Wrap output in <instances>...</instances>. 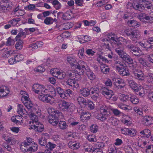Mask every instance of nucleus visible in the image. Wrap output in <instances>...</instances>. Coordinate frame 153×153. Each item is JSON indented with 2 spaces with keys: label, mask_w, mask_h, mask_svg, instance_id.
Instances as JSON below:
<instances>
[{
  "label": "nucleus",
  "mask_w": 153,
  "mask_h": 153,
  "mask_svg": "<svg viewBox=\"0 0 153 153\" xmlns=\"http://www.w3.org/2000/svg\"><path fill=\"white\" fill-rule=\"evenodd\" d=\"M110 109L109 107L105 104L100 105L99 110L100 113L97 114L95 115L96 118L102 121H105L110 115Z\"/></svg>",
  "instance_id": "nucleus-1"
},
{
  "label": "nucleus",
  "mask_w": 153,
  "mask_h": 153,
  "mask_svg": "<svg viewBox=\"0 0 153 153\" xmlns=\"http://www.w3.org/2000/svg\"><path fill=\"white\" fill-rule=\"evenodd\" d=\"M58 109L63 111H73L74 105L73 103L68 102L64 100L59 101L58 102Z\"/></svg>",
  "instance_id": "nucleus-2"
},
{
  "label": "nucleus",
  "mask_w": 153,
  "mask_h": 153,
  "mask_svg": "<svg viewBox=\"0 0 153 153\" xmlns=\"http://www.w3.org/2000/svg\"><path fill=\"white\" fill-rule=\"evenodd\" d=\"M125 32L126 35L130 37L132 41H135L140 38V32L138 30L127 29Z\"/></svg>",
  "instance_id": "nucleus-3"
},
{
  "label": "nucleus",
  "mask_w": 153,
  "mask_h": 153,
  "mask_svg": "<svg viewBox=\"0 0 153 153\" xmlns=\"http://www.w3.org/2000/svg\"><path fill=\"white\" fill-rule=\"evenodd\" d=\"M126 47L128 50L137 57H140L143 55L142 51L133 44L128 45Z\"/></svg>",
  "instance_id": "nucleus-4"
},
{
  "label": "nucleus",
  "mask_w": 153,
  "mask_h": 153,
  "mask_svg": "<svg viewBox=\"0 0 153 153\" xmlns=\"http://www.w3.org/2000/svg\"><path fill=\"white\" fill-rule=\"evenodd\" d=\"M39 99L45 103L52 104L55 101V99L53 96L48 94H42L38 96Z\"/></svg>",
  "instance_id": "nucleus-5"
},
{
  "label": "nucleus",
  "mask_w": 153,
  "mask_h": 153,
  "mask_svg": "<svg viewBox=\"0 0 153 153\" xmlns=\"http://www.w3.org/2000/svg\"><path fill=\"white\" fill-rule=\"evenodd\" d=\"M100 93L107 99H110L114 94L113 91L105 87H102L100 89Z\"/></svg>",
  "instance_id": "nucleus-6"
},
{
  "label": "nucleus",
  "mask_w": 153,
  "mask_h": 153,
  "mask_svg": "<svg viewBox=\"0 0 153 153\" xmlns=\"http://www.w3.org/2000/svg\"><path fill=\"white\" fill-rule=\"evenodd\" d=\"M77 111L80 115V118L82 120H85L90 119L91 114L89 112L83 110L82 108L78 109Z\"/></svg>",
  "instance_id": "nucleus-7"
},
{
  "label": "nucleus",
  "mask_w": 153,
  "mask_h": 153,
  "mask_svg": "<svg viewBox=\"0 0 153 153\" xmlns=\"http://www.w3.org/2000/svg\"><path fill=\"white\" fill-rule=\"evenodd\" d=\"M75 68L79 71H81L82 72L84 71V70L86 71L87 68H88L86 63L82 61H80L78 63H76L75 66Z\"/></svg>",
  "instance_id": "nucleus-8"
},
{
  "label": "nucleus",
  "mask_w": 153,
  "mask_h": 153,
  "mask_svg": "<svg viewBox=\"0 0 153 153\" xmlns=\"http://www.w3.org/2000/svg\"><path fill=\"white\" fill-rule=\"evenodd\" d=\"M78 103L82 107H85L88 105V104L91 103L92 102L91 101L86 100L83 97H78L76 99Z\"/></svg>",
  "instance_id": "nucleus-9"
},
{
  "label": "nucleus",
  "mask_w": 153,
  "mask_h": 153,
  "mask_svg": "<svg viewBox=\"0 0 153 153\" xmlns=\"http://www.w3.org/2000/svg\"><path fill=\"white\" fill-rule=\"evenodd\" d=\"M138 18L141 21H144V19L148 21L150 23L153 22V17L149 16L144 13H142L138 16Z\"/></svg>",
  "instance_id": "nucleus-10"
},
{
  "label": "nucleus",
  "mask_w": 153,
  "mask_h": 153,
  "mask_svg": "<svg viewBox=\"0 0 153 153\" xmlns=\"http://www.w3.org/2000/svg\"><path fill=\"white\" fill-rule=\"evenodd\" d=\"M14 53L13 51H8L7 48H4L1 51L2 57L4 58H7L9 56H12Z\"/></svg>",
  "instance_id": "nucleus-11"
},
{
  "label": "nucleus",
  "mask_w": 153,
  "mask_h": 153,
  "mask_svg": "<svg viewBox=\"0 0 153 153\" xmlns=\"http://www.w3.org/2000/svg\"><path fill=\"white\" fill-rule=\"evenodd\" d=\"M128 5H132V7L136 10H137L141 12L144 10V6H143V4H142V0H140L139 3H134L133 4L131 3H129Z\"/></svg>",
  "instance_id": "nucleus-12"
},
{
  "label": "nucleus",
  "mask_w": 153,
  "mask_h": 153,
  "mask_svg": "<svg viewBox=\"0 0 153 153\" xmlns=\"http://www.w3.org/2000/svg\"><path fill=\"white\" fill-rule=\"evenodd\" d=\"M128 5H132V7L136 10H137L141 12L144 10V6H143V4H142V0H140L139 3H134L133 4L131 3H129Z\"/></svg>",
  "instance_id": "nucleus-13"
},
{
  "label": "nucleus",
  "mask_w": 153,
  "mask_h": 153,
  "mask_svg": "<svg viewBox=\"0 0 153 153\" xmlns=\"http://www.w3.org/2000/svg\"><path fill=\"white\" fill-rule=\"evenodd\" d=\"M31 128L34 129L35 131L42 132L44 129V126L40 123L37 122L34 124L31 125Z\"/></svg>",
  "instance_id": "nucleus-14"
},
{
  "label": "nucleus",
  "mask_w": 153,
  "mask_h": 153,
  "mask_svg": "<svg viewBox=\"0 0 153 153\" xmlns=\"http://www.w3.org/2000/svg\"><path fill=\"white\" fill-rule=\"evenodd\" d=\"M128 81L129 85L131 88L136 91H138L140 90L141 89V88H142V87L140 85H138L137 84L132 80L128 79Z\"/></svg>",
  "instance_id": "nucleus-15"
},
{
  "label": "nucleus",
  "mask_w": 153,
  "mask_h": 153,
  "mask_svg": "<svg viewBox=\"0 0 153 153\" xmlns=\"http://www.w3.org/2000/svg\"><path fill=\"white\" fill-rule=\"evenodd\" d=\"M22 102L28 109L27 111L29 114L33 111V110H35V108L33 107V105L31 101H27L25 102L22 101Z\"/></svg>",
  "instance_id": "nucleus-16"
},
{
  "label": "nucleus",
  "mask_w": 153,
  "mask_h": 153,
  "mask_svg": "<svg viewBox=\"0 0 153 153\" xmlns=\"http://www.w3.org/2000/svg\"><path fill=\"white\" fill-rule=\"evenodd\" d=\"M9 88L5 86H1V98L6 97L9 93Z\"/></svg>",
  "instance_id": "nucleus-17"
},
{
  "label": "nucleus",
  "mask_w": 153,
  "mask_h": 153,
  "mask_svg": "<svg viewBox=\"0 0 153 153\" xmlns=\"http://www.w3.org/2000/svg\"><path fill=\"white\" fill-rule=\"evenodd\" d=\"M67 84L71 87L76 88L79 87L78 83L76 81V80L69 78L66 81Z\"/></svg>",
  "instance_id": "nucleus-18"
},
{
  "label": "nucleus",
  "mask_w": 153,
  "mask_h": 153,
  "mask_svg": "<svg viewBox=\"0 0 153 153\" xmlns=\"http://www.w3.org/2000/svg\"><path fill=\"white\" fill-rule=\"evenodd\" d=\"M9 5V2L7 0H3L1 1V11L5 12Z\"/></svg>",
  "instance_id": "nucleus-19"
},
{
  "label": "nucleus",
  "mask_w": 153,
  "mask_h": 153,
  "mask_svg": "<svg viewBox=\"0 0 153 153\" xmlns=\"http://www.w3.org/2000/svg\"><path fill=\"white\" fill-rule=\"evenodd\" d=\"M17 112L21 116L24 114H29L27 111L25 109H23V105L20 104H19L18 105Z\"/></svg>",
  "instance_id": "nucleus-20"
},
{
  "label": "nucleus",
  "mask_w": 153,
  "mask_h": 153,
  "mask_svg": "<svg viewBox=\"0 0 153 153\" xmlns=\"http://www.w3.org/2000/svg\"><path fill=\"white\" fill-rule=\"evenodd\" d=\"M68 146L69 148L73 149H76L80 147L79 143L77 141H70L68 143Z\"/></svg>",
  "instance_id": "nucleus-21"
},
{
  "label": "nucleus",
  "mask_w": 153,
  "mask_h": 153,
  "mask_svg": "<svg viewBox=\"0 0 153 153\" xmlns=\"http://www.w3.org/2000/svg\"><path fill=\"white\" fill-rule=\"evenodd\" d=\"M67 61L71 66L74 67L76 63V61L75 56H69L67 57Z\"/></svg>",
  "instance_id": "nucleus-22"
},
{
  "label": "nucleus",
  "mask_w": 153,
  "mask_h": 153,
  "mask_svg": "<svg viewBox=\"0 0 153 153\" xmlns=\"http://www.w3.org/2000/svg\"><path fill=\"white\" fill-rule=\"evenodd\" d=\"M53 110L52 112H53V115L58 120L62 119L63 118L62 114L58 110H55L54 109H51V110Z\"/></svg>",
  "instance_id": "nucleus-23"
},
{
  "label": "nucleus",
  "mask_w": 153,
  "mask_h": 153,
  "mask_svg": "<svg viewBox=\"0 0 153 153\" xmlns=\"http://www.w3.org/2000/svg\"><path fill=\"white\" fill-rule=\"evenodd\" d=\"M73 14L71 11H68L62 15V18L64 20H69L72 17Z\"/></svg>",
  "instance_id": "nucleus-24"
},
{
  "label": "nucleus",
  "mask_w": 153,
  "mask_h": 153,
  "mask_svg": "<svg viewBox=\"0 0 153 153\" xmlns=\"http://www.w3.org/2000/svg\"><path fill=\"white\" fill-rule=\"evenodd\" d=\"M29 114H30V117L31 120H32L31 121L29 122L30 124H31V123H32V124H33L34 123L38 122V117L36 115L34 114V113H31Z\"/></svg>",
  "instance_id": "nucleus-25"
},
{
  "label": "nucleus",
  "mask_w": 153,
  "mask_h": 153,
  "mask_svg": "<svg viewBox=\"0 0 153 153\" xmlns=\"http://www.w3.org/2000/svg\"><path fill=\"white\" fill-rule=\"evenodd\" d=\"M86 74L88 78L91 80L94 79L95 78V76L93 72L88 68H87L86 71Z\"/></svg>",
  "instance_id": "nucleus-26"
},
{
  "label": "nucleus",
  "mask_w": 153,
  "mask_h": 153,
  "mask_svg": "<svg viewBox=\"0 0 153 153\" xmlns=\"http://www.w3.org/2000/svg\"><path fill=\"white\" fill-rule=\"evenodd\" d=\"M29 144L27 142L22 143L20 147L21 150L24 152H29Z\"/></svg>",
  "instance_id": "nucleus-27"
},
{
  "label": "nucleus",
  "mask_w": 153,
  "mask_h": 153,
  "mask_svg": "<svg viewBox=\"0 0 153 153\" xmlns=\"http://www.w3.org/2000/svg\"><path fill=\"white\" fill-rule=\"evenodd\" d=\"M48 135V134L45 133L44 134H43L42 137L40 139H39L38 140L39 143V144L42 146H46L47 143L46 140L45 139V136H47Z\"/></svg>",
  "instance_id": "nucleus-28"
},
{
  "label": "nucleus",
  "mask_w": 153,
  "mask_h": 153,
  "mask_svg": "<svg viewBox=\"0 0 153 153\" xmlns=\"http://www.w3.org/2000/svg\"><path fill=\"white\" fill-rule=\"evenodd\" d=\"M120 74L122 75V76H127L129 75L130 73L129 71L126 68L122 67L119 70H118Z\"/></svg>",
  "instance_id": "nucleus-29"
},
{
  "label": "nucleus",
  "mask_w": 153,
  "mask_h": 153,
  "mask_svg": "<svg viewBox=\"0 0 153 153\" xmlns=\"http://www.w3.org/2000/svg\"><path fill=\"white\" fill-rule=\"evenodd\" d=\"M80 92L83 96L84 97H87L90 94V91L88 88H83L80 90Z\"/></svg>",
  "instance_id": "nucleus-30"
},
{
  "label": "nucleus",
  "mask_w": 153,
  "mask_h": 153,
  "mask_svg": "<svg viewBox=\"0 0 153 153\" xmlns=\"http://www.w3.org/2000/svg\"><path fill=\"white\" fill-rule=\"evenodd\" d=\"M100 68L101 71L104 74H107L109 72L110 68L107 65L105 64H101Z\"/></svg>",
  "instance_id": "nucleus-31"
},
{
  "label": "nucleus",
  "mask_w": 153,
  "mask_h": 153,
  "mask_svg": "<svg viewBox=\"0 0 153 153\" xmlns=\"http://www.w3.org/2000/svg\"><path fill=\"white\" fill-rule=\"evenodd\" d=\"M108 122L114 126H116L119 123V121L114 117L111 116L108 120Z\"/></svg>",
  "instance_id": "nucleus-32"
},
{
  "label": "nucleus",
  "mask_w": 153,
  "mask_h": 153,
  "mask_svg": "<svg viewBox=\"0 0 153 153\" xmlns=\"http://www.w3.org/2000/svg\"><path fill=\"white\" fill-rule=\"evenodd\" d=\"M56 145L52 143L51 142H48L45 146L47 150L51 151L56 147Z\"/></svg>",
  "instance_id": "nucleus-33"
},
{
  "label": "nucleus",
  "mask_w": 153,
  "mask_h": 153,
  "mask_svg": "<svg viewBox=\"0 0 153 153\" xmlns=\"http://www.w3.org/2000/svg\"><path fill=\"white\" fill-rule=\"evenodd\" d=\"M24 42L21 40H19L16 42L15 45V47L16 50H21L23 47Z\"/></svg>",
  "instance_id": "nucleus-34"
},
{
  "label": "nucleus",
  "mask_w": 153,
  "mask_h": 153,
  "mask_svg": "<svg viewBox=\"0 0 153 153\" xmlns=\"http://www.w3.org/2000/svg\"><path fill=\"white\" fill-rule=\"evenodd\" d=\"M118 106L119 108L125 110L130 111L132 109L131 106L123 103L119 104Z\"/></svg>",
  "instance_id": "nucleus-35"
},
{
  "label": "nucleus",
  "mask_w": 153,
  "mask_h": 153,
  "mask_svg": "<svg viewBox=\"0 0 153 153\" xmlns=\"http://www.w3.org/2000/svg\"><path fill=\"white\" fill-rule=\"evenodd\" d=\"M114 65L116 66V69L117 71L119 70L120 69L124 66V65L119 60H117L115 61L114 63Z\"/></svg>",
  "instance_id": "nucleus-36"
},
{
  "label": "nucleus",
  "mask_w": 153,
  "mask_h": 153,
  "mask_svg": "<svg viewBox=\"0 0 153 153\" xmlns=\"http://www.w3.org/2000/svg\"><path fill=\"white\" fill-rule=\"evenodd\" d=\"M42 85L39 84H34L32 87V91L35 93L38 94V90H39Z\"/></svg>",
  "instance_id": "nucleus-37"
},
{
  "label": "nucleus",
  "mask_w": 153,
  "mask_h": 153,
  "mask_svg": "<svg viewBox=\"0 0 153 153\" xmlns=\"http://www.w3.org/2000/svg\"><path fill=\"white\" fill-rule=\"evenodd\" d=\"M130 100L132 103L134 104H137L139 102V99L135 95H132L130 97Z\"/></svg>",
  "instance_id": "nucleus-38"
},
{
  "label": "nucleus",
  "mask_w": 153,
  "mask_h": 153,
  "mask_svg": "<svg viewBox=\"0 0 153 153\" xmlns=\"http://www.w3.org/2000/svg\"><path fill=\"white\" fill-rule=\"evenodd\" d=\"M53 22V19L51 17H47L44 21V23L47 25L51 24Z\"/></svg>",
  "instance_id": "nucleus-39"
},
{
  "label": "nucleus",
  "mask_w": 153,
  "mask_h": 153,
  "mask_svg": "<svg viewBox=\"0 0 153 153\" xmlns=\"http://www.w3.org/2000/svg\"><path fill=\"white\" fill-rule=\"evenodd\" d=\"M108 151L109 153H117V149L114 145H111L108 147Z\"/></svg>",
  "instance_id": "nucleus-40"
},
{
  "label": "nucleus",
  "mask_w": 153,
  "mask_h": 153,
  "mask_svg": "<svg viewBox=\"0 0 153 153\" xmlns=\"http://www.w3.org/2000/svg\"><path fill=\"white\" fill-rule=\"evenodd\" d=\"M45 93H52L54 91V88L51 85H48L45 87Z\"/></svg>",
  "instance_id": "nucleus-41"
},
{
  "label": "nucleus",
  "mask_w": 153,
  "mask_h": 153,
  "mask_svg": "<svg viewBox=\"0 0 153 153\" xmlns=\"http://www.w3.org/2000/svg\"><path fill=\"white\" fill-rule=\"evenodd\" d=\"M145 138H144V137H141L138 140V143H140L141 145L140 146H141L142 148H143L144 146H145L147 144V143L146 141H142V140Z\"/></svg>",
  "instance_id": "nucleus-42"
},
{
  "label": "nucleus",
  "mask_w": 153,
  "mask_h": 153,
  "mask_svg": "<svg viewBox=\"0 0 153 153\" xmlns=\"http://www.w3.org/2000/svg\"><path fill=\"white\" fill-rule=\"evenodd\" d=\"M20 20V18L13 19L12 20L8 22L9 23H10L13 26L16 25L19 21Z\"/></svg>",
  "instance_id": "nucleus-43"
},
{
  "label": "nucleus",
  "mask_w": 153,
  "mask_h": 153,
  "mask_svg": "<svg viewBox=\"0 0 153 153\" xmlns=\"http://www.w3.org/2000/svg\"><path fill=\"white\" fill-rule=\"evenodd\" d=\"M128 134L130 136L133 137L136 135V131L135 129L131 128H128Z\"/></svg>",
  "instance_id": "nucleus-44"
},
{
  "label": "nucleus",
  "mask_w": 153,
  "mask_h": 153,
  "mask_svg": "<svg viewBox=\"0 0 153 153\" xmlns=\"http://www.w3.org/2000/svg\"><path fill=\"white\" fill-rule=\"evenodd\" d=\"M38 149V146L36 143H34L31 146H29V152H34Z\"/></svg>",
  "instance_id": "nucleus-45"
},
{
  "label": "nucleus",
  "mask_w": 153,
  "mask_h": 153,
  "mask_svg": "<svg viewBox=\"0 0 153 153\" xmlns=\"http://www.w3.org/2000/svg\"><path fill=\"white\" fill-rule=\"evenodd\" d=\"M87 139L91 142H95L97 141L95 136L93 134L89 135L87 137Z\"/></svg>",
  "instance_id": "nucleus-46"
},
{
  "label": "nucleus",
  "mask_w": 153,
  "mask_h": 153,
  "mask_svg": "<svg viewBox=\"0 0 153 153\" xmlns=\"http://www.w3.org/2000/svg\"><path fill=\"white\" fill-rule=\"evenodd\" d=\"M107 36L108 40H111L114 41L115 42L116 41V40H118L116 37V36L114 33H109L108 34Z\"/></svg>",
  "instance_id": "nucleus-47"
},
{
  "label": "nucleus",
  "mask_w": 153,
  "mask_h": 153,
  "mask_svg": "<svg viewBox=\"0 0 153 153\" xmlns=\"http://www.w3.org/2000/svg\"><path fill=\"white\" fill-rule=\"evenodd\" d=\"M60 71V70L58 69H53L50 71V73L53 76L57 77V76H58Z\"/></svg>",
  "instance_id": "nucleus-48"
},
{
  "label": "nucleus",
  "mask_w": 153,
  "mask_h": 153,
  "mask_svg": "<svg viewBox=\"0 0 153 153\" xmlns=\"http://www.w3.org/2000/svg\"><path fill=\"white\" fill-rule=\"evenodd\" d=\"M45 68L42 66H39L34 69V71L38 73H41L45 71Z\"/></svg>",
  "instance_id": "nucleus-49"
},
{
  "label": "nucleus",
  "mask_w": 153,
  "mask_h": 153,
  "mask_svg": "<svg viewBox=\"0 0 153 153\" xmlns=\"http://www.w3.org/2000/svg\"><path fill=\"white\" fill-rule=\"evenodd\" d=\"M67 126L66 122L64 121H60L59 123V126L60 128L63 129Z\"/></svg>",
  "instance_id": "nucleus-50"
},
{
  "label": "nucleus",
  "mask_w": 153,
  "mask_h": 153,
  "mask_svg": "<svg viewBox=\"0 0 153 153\" xmlns=\"http://www.w3.org/2000/svg\"><path fill=\"white\" fill-rule=\"evenodd\" d=\"M90 131L93 133H96L98 131V128L96 125H92L90 127Z\"/></svg>",
  "instance_id": "nucleus-51"
},
{
  "label": "nucleus",
  "mask_w": 153,
  "mask_h": 153,
  "mask_svg": "<svg viewBox=\"0 0 153 153\" xmlns=\"http://www.w3.org/2000/svg\"><path fill=\"white\" fill-rule=\"evenodd\" d=\"M92 147L91 146H90L88 144H85L84 146V148L85 151L87 152H91L93 151L94 149L92 148Z\"/></svg>",
  "instance_id": "nucleus-52"
},
{
  "label": "nucleus",
  "mask_w": 153,
  "mask_h": 153,
  "mask_svg": "<svg viewBox=\"0 0 153 153\" xmlns=\"http://www.w3.org/2000/svg\"><path fill=\"white\" fill-rule=\"evenodd\" d=\"M146 153H153V146L150 145L146 146Z\"/></svg>",
  "instance_id": "nucleus-53"
},
{
  "label": "nucleus",
  "mask_w": 153,
  "mask_h": 153,
  "mask_svg": "<svg viewBox=\"0 0 153 153\" xmlns=\"http://www.w3.org/2000/svg\"><path fill=\"white\" fill-rule=\"evenodd\" d=\"M65 76V73L62 70H61L58 76H57V78L60 79H62L64 78Z\"/></svg>",
  "instance_id": "nucleus-54"
},
{
  "label": "nucleus",
  "mask_w": 153,
  "mask_h": 153,
  "mask_svg": "<svg viewBox=\"0 0 153 153\" xmlns=\"http://www.w3.org/2000/svg\"><path fill=\"white\" fill-rule=\"evenodd\" d=\"M16 62H19L22 61L24 59V57L23 55L20 54H18L15 57Z\"/></svg>",
  "instance_id": "nucleus-55"
},
{
  "label": "nucleus",
  "mask_w": 153,
  "mask_h": 153,
  "mask_svg": "<svg viewBox=\"0 0 153 153\" xmlns=\"http://www.w3.org/2000/svg\"><path fill=\"white\" fill-rule=\"evenodd\" d=\"M134 111L137 114L140 116H143V113L142 110L141 109L137 107H135L134 108Z\"/></svg>",
  "instance_id": "nucleus-56"
},
{
  "label": "nucleus",
  "mask_w": 153,
  "mask_h": 153,
  "mask_svg": "<svg viewBox=\"0 0 153 153\" xmlns=\"http://www.w3.org/2000/svg\"><path fill=\"white\" fill-rule=\"evenodd\" d=\"M25 33L23 31L20 32L18 35L16 36L15 39V40L17 41L18 40H19L20 38L23 36L25 35Z\"/></svg>",
  "instance_id": "nucleus-57"
},
{
  "label": "nucleus",
  "mask_w": 153,
  "mask_h": 153,
  "mask_svg": "<svg viewBox=\"0 0 153 153\" xmlns=\"http://www.w3.org/2000/svg\"><path fill=\"white\" fill-rule=\"evenodd\" d=\"M147 81L149 83H152L153 82V74H150L147 76Z\"/></svg>",
  "instance_id": "nucleus-58"
},
{
  "label": "nucleus",
  "mask_w": 153,
  "mask_h": 153,
  "mask_svg": "<svg viewBox=\"0 0 153 153\" xmlns=\"http://www.w3.org/2000/svg\"><path fill=\"white\" fill-rule=\"evenodd\" d=\"M116 43H115V49H122L123 48V47L121 42H117V40L115 41Z\"/></svg>",
  "instance_id": "nucleus-59"
},
{
  "label": "nucleus",
  "mask_w": 153,
  "mask_h": 153,
  "mask_svg": "<svg viewBox=\"0 0 153 153\" xmlns=\"http://www.w3.org/2000/svg\"><path fill=\"white\" fill-rule=\"evenodd\" d=\"M84 48H82L79 50L78 52V55L79 57L81 58H82L84 56Z\"/></svg>",
  "instance_id": "nucleus-60"
},
{
  "label": "nucleus",
  "mask_w": 153,
  "mask_h": 153,
  "mask_svg": "<svg viewBox=\"0 0 153 153\" xmlns=\"http://www.w3.org/2000/svg\"><path fill=\"white\" fill-rule=\"evenodd\" d=\"M7 142L11 144L14 145L16 143V140L13 137H10Z\"/></svg>",
  "instance_id": "nucleus-61"
},
{
  "label": "nucleus",
  "mask_w": 153,
  "mask_h": 153,
  "mask_svg": "<svg viewBox=\"0 0 153 153\" xmlns=\"http://www.w3.org/2000/svg\"><path fill=\"white\" fill-rule=\"evenodd\" d=\"M120 96L123 98H120L121 100H123V101H125L126 100H130V97L128 96L125 95L124 94H122L120 95Z\"/></svg>",
  "instance_id": "nucleus-62"
},
{
  "label": "nucleus",
  "mask_w": 153,
  "mask_h": 153,
  "mask_svg": "<svg viewBox=\"0 0 153 153\" xmlns=\"http://www.w3.org/2000/svg\"><path fill=\"white\" fill-rule=\"evenodd\" d=\"M48 121L50 124L54 126H55L57 125L59 122L58 120L56 118L55 119V120H49Z\"/></svg>",
  "instance_id": "nucleus-63"
},
{
  "label": "nucleus",
  "mask_w": 153,
  "mask_h": 153,
  "mask_svg": "<svg viewBox=\"0 0 153 153\" xmlns=\"http://www.w3.org/2000/svg\"><path fill=\"white\" fill-rule=\"evenodd\" d=\"M137 22L134 20H131L128 21V24L129 25L132 26L133 27H135Z\"/></svg>",
  "instance_id": "nucleus-64"
}]
</instances>
